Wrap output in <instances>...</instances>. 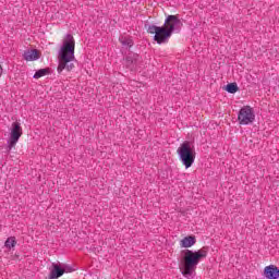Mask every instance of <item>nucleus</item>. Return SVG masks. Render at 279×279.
<instances>
[{"instance_id":"nucleus-16","label":"nucleus","mask_w":279,"mask_h":279,"mask_svg":"<svg viewBox=\"0 0 279 279\" xmlns=\"http://www.w3.org/2000/svg\"><path fill=\"white\" fill-rule=\"evenodd\" d=\"M3 75V68L0 65V77Z\"/></svg>"},{"instance_id":"nucleus-7","label":"nucleus","mask_w":279,"mask_h":279,"mask_svg":"<svg viewBox=\"0 0 279 279\" xmlns=\"http://www.w3.org/2000/svg\"><path fill=\"white\" fill-rule=\"evenodd\" d=\"M23 136V128L19 122H13L11 128V135L9 138V149H12L16 143H19V138Z\"/></svg>"},{"instance_id":"nucleus-6","label":"nucleus","mask_w":279,"mask_h":279,"mask_svg":"<svg viewBox=\"0 0 279 279\" xmlns=\"http://www.w3.org/2000/svg\"><path fill=\"white\" fill-rule=\"evenodd\" d=\"M73 271V267L66 264H52V269L50 270L49 274V279H58L62 278L64 274H71Z\"/></svg>"},{"instance_id":"nucleus-5","label":"nucleus","mask_w":279,"mask_h":279,"mask_svg":"<svg viewBox=\"0 0 279 279\" xmlns=\"http://www.w3.org/2000/svg\"><path fill=\"white\" fill-rule=\"evenodd\" d=\"M256 121V113L251 106H244L238 113V122L240 125H252Z\"/></svg>"},{"instance_id":"nucleus-11","label":"nucleus","mask_w":279,"mask_h":279,"mask_svg":"<svg viewBox=\"0 0 279 279\" xmlns=\"http://www.w3.org/2000/svg\"><path fill=\"white\" fill-rule=\"evenodd\" d=\"M195 243H197L195 235H189L181 240V247H193Z\"/></svg>"},{"instance_id":"nucleus-14","label":"nucleus","mask_w":279,"mask_h":279,"mask_svg":"<svg viewBox=\"0 0 279 279\" xmlns=\"http://www.w3.org/2000/svg\"><path fill=\"white\" fill-rule=\"evenodd\" d=\"M120 43L123 47H129V49L134 47V39L132 37H122L120 38Z\"/></svg>"},{"instance_id":"nucleus-3","label":"nucleus","mask_w":279,"mask_h":279,"mask_svg":"<svg viewBox=\"0 0 279 279\" xmlns=\"http://www.w3.org/2000/svg\"><path fill=\"white\" fill-rule=\"evenodd\" d=\"M208 256V247L204 246L198 251L185 250L184 256L182 258L183 266L181 268V274L184 278H193V274L195 269H197V265H199L201 260H204Z\"/></svg>"},{"instance_id":"nucleus-8","label":"nucleus","mask_w":279,"mask_h":279,"mask_svg":"<svg viewBox=\"0 0 279 279\" xmlns=\"http://www.w3.org/2000/svg\"><path fill=\"white\" fill-rule=\"evenodd\" d=\"M138 60H141V56H138V53H129L124 58V64L126 69H130V71H134V69L138 66Z\"/></svg>"},{"instance_id":"nucleus-13","label":"nucleus","mask_w":279,"mask_h":279,"mask_svg":"<svg viewBox=\"0 0 279 279\" xmlns=\"http://www.w3.org/2000/svg\"><path fill=\"white\" fill-rule=\"evenodd\" d=\"M225 90L231 95H234V93H239V85L236 83H229L226 85Z\"/></svg>"},{"instance_id":"nucleus-1","label":"nucleus","mask_w":279,"mask_h":279,"mask_svg":"<svg viewBox=\"0 0 279 279\" xmlns=\"http://www.w3.org/2000/svg\"><path fill=\"white\" fill-rule=\"evenodd\" d=\"M182 27V21L178 19V15H168L163 26L148 25L147 33L154 34V40L157 45H163L169 43V38L173 36L175 31H180Z\"/></svg>"},{"instance_id":"nucleus-9","label":"nucleus","mask_w":279,"mask_h":279,"mask_svg":"<svg viewBox=\"0 0 279 279\" xmlns=\"http://www.w3.org/2000/svg\"><path fill=\"white\" fill-rule=\"evenodd\" d=\"M264 277L266 279H278L279 268L278 266L269 265L264 268Z\"/></svg>"},{"instance_id":"nucleus-15","label":"nucleus","mask_w":279,"mask_h":279,"mask_svg":"<svg viewBox=\"0 0 279 279\" xmlns=\"http://www.w3.org/2000/svg\"><path fill=\"white\" fill-rule=\"evenodd\" d=\"M4 247H7V250H12V247H16V238L15 236L8 238L7 241L4 242Z\"/></svg>"},{"instance_id":"nucleus-12","label":"nucleus","mask_w":279,"mask_h":279,"mask_svg":"<svg viewBox=\"0 0 279 279\" xmlns=\"http://www.w3.org/2000/svg\"><path fill=\"white\" fill-rule=\"evenodd\" d=\"M49 73H51V69L49 68L40 69L35 72L33 77L34 80H40V77H45V75H49Z\"/></svg>"},{"instance_id":"nucleus-4","label":"nucleus","mask_w":279,"mask_h":279,"mask_svg":"<svg viewBox=\"0 0 279 279\" xmlns=\"http://www.w3.org/2000/svg\"><path fill=\"white\" fill-rule=\"evenodd\" d=\"M177 154L179 155V158L184 165L185 169H190V167H193V162H195V146L192 142L185 141L183 142L180 147L177 149Z\"/></svg>"},{"instance_id":"nucleus-2","label":"nucleus","mask_w":279,"mask_h":279,"mask_svg":"<svg viewBox=\"0 0 279 279\" xmlns=\"http://www.w3.org/2000/svg\"><path fill=\"white\" fill-rule=\"evenodd\" d=\"M58 60L57 72L59 74L64 70L71 72L75 69V39L73 35L68 34L63 39V44L58 53Z\"/></svg>"},{"instance_id":"nucleus-10","label":"nucleus","mask_w":279,"mask_h":279,"mask_svg":"<svg viewBox=\"0 0 279 279\" xmlns=\"http://www.w3.org/2000/svg\"><path fill=\"white\" fill-rule=\"evenodd\" d=\"M23 58L27 62H34V60H38L40 58V53L37 49L26 50L24 51Z\"/></svg>"}]
</instances>
